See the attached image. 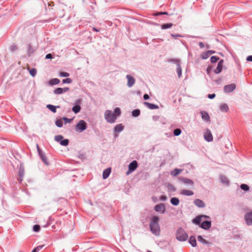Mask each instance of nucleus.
<instances>
[{
  "instance_id": "1",
  "label": "nucleus",
  "mask_w": 252,
  "mask_h": 252,
  "mask_svg": "<svg viewBox=\"0 0 252 252\" xmlns=\"http://www.w3.org/2000/svg\"><path fill=\"white\" fill-rule=\"evenodd\" d=\"M159 218L157 216L153 217L150 224V229L152 232L158 235L160 232V227L158 224Z\"/></svg>"
},
{
  "instance_id": "2",
  "label": "nucleus",
  "mask_w": 252,
  "mask_h": 252,
  "mask_svg": "<svg viewBox=\"0 0 252 252\" xmlns=\"http://www.w3.org/2000/svg\"><path fill=\"white\" fill-rule=\"evenodd\" d=\"M104 117L107 122L111 124L115 123L117 119L116 115L111 110H109L105 112Z\"/></svg>"
},
{
  "instance_id": "3",
  "label": "nucleus",
  "mask_w": 252,
  "mask_h": 252,
  "mask_svg": "<svg viewBox=\"0 0 252 252\" xmlns=\"http://www.w3.org/2000/svg\"><path fill=\"white\" fill-rule=\"evenodd\" d=\"M188 238L187 233L182 228H179L177 231L176 238L180 241H186Z\"/></svg>"
},
{
  "instance_id": "4",
  "label": "nucleus",
  "mask_w": 252,
  "mask_h": 252,
  "mask_svg": "<svg viewBox=\"0 0 252 252\" xmlns=\"http://www.w3.org/2000/svg\"><path fill=\"white\" fill-rule=\"evenodd\" d=\"M87 128V124L86 123L83 121L81 120L79 122V123L76 126V130L79 131H82L85 130Z\"/></svg>"
},
{
  "instance_id": "5",
  "label": "nucleus",
  "mask_w": 252,
  "mask_h": 252,
  "mask_svg": "<svg viewBox=\"0 0 252 252\" xmlns=\"http://www.w3.org/2000/svg\"><path fill=\"white\" fill-rule=\"evenodd\" d=\"M138 167L137 162L136 160H133L130 162L128 165V170L127 171L126 174L129 175L130 173L133 172Z\"/></svg>"
},
{
  "instance_id": "6",
  "label": "nucleus",
  "mask_w": 252,
  "mask_h": 252,
  "mask_svg": "<svg viewBox=\"0 0 252 252\" xmlns=\"http://www.w3.org/2000/svg\"><path fill=\"white\" fill-rule=\"evenodd\" d=\"M245 220L247 225L252 224V211L245 214Z\"/></svg>"
},
{
  "instance_id": "7",
  "label": "nucleus",
  "mask_w": 252,
  "mask_h": 252,
  "mask_svg": "<svg viewBox=\"0 0 252 252\" xmlns=\"http://www.w3.org/2000/svg\"><path fill=\"white\" fill-rule=\"evenodd\" d=\"M204 137L205 139L208 142H211L213 140L212 134L209 129H207L204 133Z\"/></svg>"
},
{
  "instance_id": "8",
  "label": "nucleus",
  "mask_w": 252,
  "mask_h": 252,
  "mask_svg": "<svg viewBox=\"0 0 252 252\" xmlns=\"http://www.w3.org/2000/svg\"><path fill=\"white\" fill-rule=\"evenodd\" d=\"M236 88V86L234 84H231L224 87V90L225 93H230L234 90Z\"/></svg>"
},
{
  "instance_id": "9",
  "label": "nucleus",
  "mask_w": 252,
  "mask_h": 252,
  "mask_svg": "<svg viewBox=\"0 0 252 252\" xmlns=\"http://www.w3.org/2000/svg\"><path fill=\"white\" fill-rule=\"evenodd\" d=\"M155 209L156 212L163 213L165 211V207L163 204L160 203L156 205Z\"/></svg>"
},
{
  "instance_id": "10",
  "label": "nucleus",
  "mask_w": 252,
  "mask_h": 252,
  "mask_svg": "<svg viewBox=\"0 0 252 252\" xmlns=\"http://www.w3.org/2000/svg\"><path fill=\"white\" fill-rule=\"evenodd\" d=\"M69 90V88L65 87L63 88H58L54 91V93L56 94H62L63 93H65Z\"/></svg>"
},
{
  "instance_id": "11",
  "label": "nucleus",
  "mask_w": 252,
  "mask_h": 252,
  "mask_svg": "<svg viewBox=\"0 0 252 252\" xmlns=\"http://www.w3.org/2000/svg\"><path fill=\"white\" fill-rule=\"evenodd\" d=\"M179 180L182 182L186 185H190L191 186H193L194 184L193 181L187 178L181 177L179 178Z\"/></svg>"
},
{
  "instance_id": "12",
  "label": "nucleus",
  "mask_w": 252,
  "mask_h": 252,
  "mask_svg": "<svg viewBox=\"0 0 252 252\" xmlns=\"http://www.w3.org/2000/svg\"><path fill=\"white\" fill-rule=\"evenodd\" d=\"M223 60H221L219 62L216 69L214 70V72L216 74H218V73H220L221 71L222 68V66H223Z\"/></svg>"
},
{
  "instance_id": "13",
  "label": "nucleus",
  "mask_w": 252,
  "mask_h": 252,
  "mask_svg": "<svg viewBox=\"0 0 252 252\" xmlns=\"http://www.w3.org/2000/svg\"><path fill=\"white\" fill-rule=\"evenodd\" d=\"M126 78L127 79V85L128 87H131L134 84L135 79L130 75H127Z\"/></svg>"
},
{
  "instance_id": "14",
  "label": "nucleus",
  "mask_w": 252,
  "mask_h": 252,
  "mask_svg": "<svg viewBox=\"0 0 252 252\" xmlns=\"http://www.w3.org/2000/svg\"><path fill=\"white\" fill-rule=\"evenodd\" d=\"M211 225L210 221H204L202 222L201 227L204 229H209Z\"/></svg>"
},
{
  "instance_id": "15",
  "label": "nucleus",
  "mask_w": 252,
  "mask_h": 252,
  "mask_svg": "<svg viewBox=\"0 0 252 252\" xmlns=\"http://www.w3.org/2000/svg\"><path fill=\"white\" fill-rule=\"evenodd\" d=\"M144 104L150 109H156L158 108V105L150 103L148 102H144Z\"/></svg>"
},
{
  "instance_id": "16",
  "label": "nucleus",
  "mask_w": 252,
  "mask_h": 252,
  "mask_svg": "<svg viewBox=\"0 0 252 252\" xmlns=\"http://www.w3.org/2000/svg\"><path fill=\"white\" fill-rule=\"evenodd\" d=\"M194 203L195 204V205L200 208H203L205 206V203H204V202L199 199H195L194 201Z\"/></svg>"
},
{
  "instance_id": "17",
  "label": "nucleus",
  "mask_w": 252,
  "mask_h": 252,
  "mask_svg": "<svg viewBox=\"0 0 252 252\" xmlns=\"http://www.w3.org/2000/svg\"><path fill=\"white\" fill-rule=\"evenodd\" d=\"M181 194L186 196H191L193 195L194 193L192 191L188 189H183L181 191Z\"/></svg>"
},
{
  "instance_id": "18",
  "label": "nucleus",
  "mask_w": 252,
  "mask_h": 252,
  "mask_svg": "<svg viewBox=\"0 0 252 252\" xmlns=\"http://www.w3.org/2000/svg\"><path fill=\"white\" fill-rule=\"evenodd\" d=\"M124 126L122 124H119L116 125L114 127V131L115 132L119 133L124 129Z\"/></svg>"
},
{
  "instance_id": "19",
  "label": "nucleus",
  "mask_w": 252,
  "mask_h": 252,
  "mask_svg": "<svg viewBox=\"0 0 252 252\" xmlns=\"http://www.w3.org/2000/svg\"><path fill=\"white\" fill-rule=\"evenodd\" d=\"M203 218H209L208 216H198V217H196L194 220H193V222L196 223V224H199L201 221H202V219Z\"/></svg>"
},
{
  "instance_id": "20",
  "label": "nucleus",
  "mask_w": 252,
  "mask_h": 252,
  "mask_svg": "<svg viewBox=\"0 0 252 252\" xmlns=\"http://www.w3.org/2000/svg\"><path fill=\"white\" fill-rule=\"evenodd\" d=\"M111 172V168H107L105 170H104L103 172V178L104 179H105L108 177V176L110 175V173Z\"/></svg>"
},
{
  "instance_id": "21",
  "label": "nucleus",
  "mask_w": 252,
  "mask_h": 252,
  "mask_svg": "<svg viewBox=\"0 0 252 252\" xmlns=\"http://www.w3.org/2000/svg\"><path fill=\"white\" fill-rule=\"evenodd\" d=\"M37 148H38V146H37ZM38 150L39 151V155L41 157V158H42L43 161L44 162V163L46 164V165H48V162L47 161V158H46V157L42 153V152H40L39 149H38Z\"/></svg>"
},
{
  "instance_id": "22",
  "label": "nucleus",
  "mask_w": 252,
  "mask_h": 252,
  "mask_svg": "<svg viewBox=\"0 0 252 252\" xmlns=\"http://www.w3.org/2000/svg\"><path fill=\"white\" fill-rule=\"evenodd\" d=\"M220 108L222 112H227L229 109L228 105L225 103L221 104L220 106Z\"/></svg>"
},
{
  "instance_id": "23",
  "label": "nucleus",
  "mask_w": 252,
  "mask_h": 252,
  "mask_svg": "<svg viewBox=\"0 0 252 252\" xmlns=\"http://www.w3.org/2000/svg\"><path fill=\"white\" fill-rule=\"evenodd\" d=\"M60 82V81L59 79L57 78H54L52 79L48 82V84L50 85H57L59 84Z\"/></svg>"
},
{
  "instance_id": "24",
  "label": "nucleus",
  "mask_w": 252,
  "mask_h": 252,
  "mask_svg": "<svg viewBox=\"0 0 252 252\" xmlns=\"http://www.w3.org/2000/svg\"><path fill=\"white\" fill-rule=\"evenodd\" d=\"M189 242L191 245L194 247L196 246V241L195 238L193 236H191L189 239Z\"/></svg>"
},
{
  "instance_id": "25",
  "label": "nucleus",
  "mask_w": 252,
  "mask_h": 252,
  "mask_svg": "<svg viewBox=\"0 0 252 252\" xmlns=\"http://www.w3.org/2000/svg\"><path fill=\"white\" fill-rule=\"evenodd\" d=\"M201 116L202 118L207 121H209L210 120V117L208 115V114L207 112H201Z\"/></svg>"
},
{
  "instance_id": "26",
  "label": "nucleus",
  "mask_w": 252,
  "mask_h": 252,
  "mask_svg": "<svg viewBox=\"0 0 252 252\" xmlns=\"http://www.w3.org/2000/svg\"><path fill=\"white\" fill-rule=\"evenodd\" d=\"M182 170L179 169H175L173 171L171 172V175L173 176H177L181 172Z\"/></svg>"
},
{
  "instance_id": "27",
  "label": "nucleus",
  "mask_w": 252,
  "mask_h": 252,
  "mask_svg": "<svg viewBox=\"0 0 252 252\" xmlns=\"http://www.w3.org/2000/svg\"><path fill=\"white\" fill-rule=\"evenodd\" d=\"M47 107L50 110H51L52 112H54V113H56V108L57 107V108H59L60 106H58L57 107L54 106V105H52L51 104H48L47 105Z\"/></svg>"
},
{
  "instance_id": "28",
  "label": "nucleus",
  "mask_w": 252,
  "mask_h": 252,
  "mask_svg": "<svg viewBox=\"0 0 252 252\" xmlns=\"http://www.w3.org/2000/svg\"><path fill=\"white\" fill-rule=\"evenodd\" d=\"M171 203L173 205L177 206L179 204V200L176 197H173L170 200Z\"/></svg>"
},
{
  "instance_id": "29",
  "label": "nucleus",
  "mask_w": 252,
  "mask_h": 252,
  "mask_svg": "<svg viewBox=\"0 0 252 252\" xmlns=\"http://www.w3.org/2000/svg\"><path fill=\"white\" fill-rule=\"evenodd\" d=\"M173 24L172 23L164 24L161 25V28L162 29H167L171 28Z\"/></svg>"
},
{
  "instance_id": "30",
  "label": "nucleus",
  "mask_w": 252,
  "mask_h": 252,
  "mask_svg": "<svg viewBox=\"0 0 252 252\" xmlns=\"http://www.w3.org/2000/svg\"><path fill=\"white\" fill-rule=\"evenodd\" d=\"M81 110V107L79 105H75L72 108V111L75 113H78Z\"/></svg>"
},
{
  "instance_id": "31",
  "label": "nucleus",
  "mask_w": 252,
  "mask_h": 252,
  "mask_svg": "<svg viewBox=\"0 0 252 252\" xmlns=\"http://www.w3.org/2000/svg\"><path fill=\"white\" fill-rule=\"evenodd\" d=\"M140 111L139 109L134 110L132 112V115L133 117H137L140 115Z\"/></svg>"
},
{
  "instance_id": "32",
  "label": "nucleus",
  "mask_w": 252,
  "mask_h": 252,
  "mask_svg": "<svg viewBox=\"0 0 252 252\" xmlns=\"http://www.w3.org/2000/svg\"><path fill=\"white\" fill-rule=\"evenodd\" d=\"M56 125L59 127H61L63 126V122L61 119L57 120L55 122Z\"/></svg>"
},
{
  "instance_id": "33",
  "label": "nucleus",
  "mask_w": 252,
  "mask_h": 252,
  "mask_svg": "<svg viewBox=\"0 0 252 252\" xmlns=\"http://www.w3.org/2000/svg\"><path fill=\"white\" fill-rule=\"evenodd\" d=\"M197 239L199 242L204 244H207V242L201 236H198L197 237Z\"/></svg>"
},
{
  "instance_id": "34",
  "label": "nucleus",
  "mask_w": 252,
  "mask_h": 252,
  "mask_svg": "<svg viewBox=\"0 0 252 252\" xmlns=\"http://www.w3.org/2000/svg\"><path fill=\"white\" fill-rule=\"evenodd\" d=\"M29 72L32 77H34L36 74V70L35 68L29 69Z\"/></svg>"
},
{
  "instance_id": "35",
  "label": "nucleus",
  "mask_w": 252,
  "mask_h": 252,
  "mask_svg": "<svg viewBox=\"0 0 252 252\" xmlns=\"http://www.w3.org/2000/svg\"><path fill=\"white\" fill-rule=\"evenodd\" d=\"M68 143H69V140L68 139H66L62 140V141H61L60 144L62 145V146H66L68 145Z\"/></svg>"
},
{
  "instance_id": "36",
  "label": "nucleus",
  "mask_w": 252,
  "mask_h": 252,
  "mask_svg": "<svg viewBox=\"0 0 252 252\" xmlns=\"http://www.w3.org/2000/svg\"><path fill=\"white\" fill-rule=\"evenodd\" d=\"M114 113L116 117L119 116L121 115V110L119 108H116L114 110Z\"/></svg>"
},
{
  "instance_id": "37",
  "label": "nucleus",
  "mask_w": 252,
  "mask_h": 252,
  "mask_svg": "<svg viewBox=\"0 0 252 252\" xmlns=\"http://www.w3.org/2000/svg\"><path fill=\"white\" fill-rule=\"evenodd\" d=\"M24 175V170L23 168L20 167L19 170V175L20 178H22Z\"/></svg>"
},
{
  "instance_id": "38",
  "label": "nucleus",
  "mask_w": 252,
  "mask_h": 252,
  "mask_svg": "<svg viewBox=\"0 0 252 252\" xmlns=\"http://www.w3.org/2000/svg\"><path fill=\"white\" fill-rule=\"evenodd\" d=\"M241 189L247 191L249 189V186L246 184H242L240 186Z\"/></svg>"
},
{
  "instance_id": "39",
  "label": "nucleus",
  "mask_w": 252,
  "mask_h": 252,
  "mask_svg": "<svg viewBox=\"0 0 252 252\" xmlns=\"http://www.w3.org/2000/svg\"><path fill=\"white\" fill-rule=\"evenodd\" d=\"M63 136L62 135H56L55 137V140L57 141V142H61V141L62 140V139H63Z\"/></svg>"
},
{
  "instance_id": "40",
  "label": "nucleus",
  "mask_w": 252,
  "mask_h": 252,
  "mask_svg": "<svg viewBox=\"0 0 252 252\" xmlns=\"http://www.w3.org/2000/svg\"><path fill=\"white\" fill-rule=\"evenodd\" d=\"M181 133V130L180 128H176L174 130V134L178 136Z\"/></svg>"
},
{
  "instance_id": "41",
  "label": "nucleus",
  "mask_w": 252,
  "mask_h": 252,
  "mask_svg": "<svg viewBox=\"0 0 252 252\" xmlns=\"http://www.w3.org/2000/svg\"><path fill=\"white\" fill-rule=\"evenodd\" d=\"M219 59V58L218 57H217L216 56H212L211 58V62L212 63H216Z\"/></svg>"
},
{
  "instance_id": "42",
  "label": "nucleus",
  "mask_w": 252,
  "mask_h": 252,
  "mask_svg": "<svg viewBox=\"0 0 252 252\" xmlns=\"http://www.w3.org/2000/svg\"><path fill=\"white\" fill-rule=\"evenodd\" d=\"M177 72L178 74L179 77H180L182 74V69H181V67L180 65H178V67L177 68Z\"/></svg>"
},
{
  "instance_id": "43",
  "label": "nucleus",
  "mask_w": 252,
  "mask_h": 252,
  "mask_svg": "<svg viewBox=\"0 0 252 252\" xmlns=\"http://www.w3.org/2000/svg\"><path fill=\"white\" fill-rule=\"evenodd\" d=\"M60 76L61 77H68L69 74L66 72H60Z\"/></svg>"
},
{
  "instance_id": "44",
  "label": "nucleus",
  "mask_w": 252,
  "mask_h": 252,
  "mask_svg": "<svg viewBox=\"0 0 252 252\" xmlns=\"http://www.w3.org/2000/svg\"><path fill=\"white\" fill-rule=\"evenodd\" d=\"M220 179L223 183L227 184H228V181L225 177L221 176L220 177Z\"/></svg>"
},
{
  "instance_id": "45",
  "label": "nucleus",
  "mask_w": 252,
  "mask_h": 252,
  "mask_svg": "<svg viewBox=\"0 0 252 252\" xmlns=\"http://www.w3.org/2000/svg\"><path fill=\"white\" fill-rule=\"evenodd\" d=\"M43 246H39L32 251V252H38L43 248Z\"/></svg>"
},
{
  "instance_id": "46",
  "label": "nucleus",
  "mask_w": 252,
  "mask_h": 252,
  "mask_svg": "<svg viewBox=\"0 0 252 252\" xmlns=\"http://www.w3.org/2000/svg\"><path fill=\"white\" fill-rule=\"evenodd\" d=\"M209 56H210V54H208L207 52H206V53L203 54L201 55V57L203 59H206L208 58Z\"/></svg>"
},
{
  "instance_id": "47",
  "label": "nucleus",
  "mask_w": 252,
  "mask_h": 252,
  "mask_svg": "<svg viewBox=\"0 0 252 252\" xmlns=\"http://www.w3.org/2000/svg\"><path fill=\"white\" fill-rule=\"evenodd\" d=\"M40 226L39 225H34L33 229L35 232H38L40 230Z\"/></svg>"
},
{
  "instance_id": "48",
  "label": "nucleus",
  "mask_w": 252,
  "mask_h": 252,
  "mask_svg": "<svg viewBox=\"0 0 252 252\" xmlns=\"http://www.w3.org/2000/svg\"><path fill=\"white\" fill-rule=\"evenodd\" d=\"M71 82V80L70 78L64 79L63 80V83L69 84Z\"/></svg>"
},
{
  "instance_id": "49",
  "label": "nucleus",
  "mask_w": 252,
  "mask_h": 252,
  "mask_svg": "<svg viewBox=\"0 0 252 252\" xmlns=\"http://www.w3.org/2000/svg\"><path fill=\"white\" fill-rule=\"evenodd\" d=\"M63 120L65 121V123H69L71 122L72 119H68L65 117L63 118Z\"/></svg>"
},
{
  "instance_id": "50",
  "label": "nucleus",
  "mask_w": 252,
  "mask_h": 252,
  "mask_svg": "<svg viewBox=\"0 0 252 252\" xmlns=\"http://www.w3.org/2000/svg\"><path fill=\"white\" fill-rule=\"evenodd\" d=\"M216 95L215 94H209L208 95V97L210 99H212V98H214L215 97Z\"/></svg>"
},
{
  "instance_id": "51",
  "label": "nucleus",
  "mask_w": 252,
  "mask_h": 252,
  "mask_svg": "<svg viewBox=\"0 0 252 252\" xmlns=\"http://www.w3.org/2000/svg\"><path fill=\"white\" fill-rule=\"evenodd\" d=\"M247 60L249 62H252V56H249L247 58Z\"/></svg>"
},
{
  "instance_id": "52",
  "label": "nucleus",
  "mask_w": 252,
  "mask_h": 252,
  "mask_svg": "<svg viewBox=\"0 0 252 252\" xmlns=\"http://www.w3.org/2000/svg\"><path fill=\"white\" fill-rule=\"evenodd\" d=\"M52 56L51 54H48L46 55V59H52Z\"/></svg>"
},
{
  "instance_id": "53",
  "label": "nucleus",
  "mask_w": 252,
  "mask_h": 252,
  "mask_svg": "<svg viewBox=\"0 0 252 252\" xmlns=\"http://www.w3.org/2000/svg\"><path fill=\"white\" fill-rule=\"evenodd\" d=\"M143 98L145 100H147L149 98V96L148 94H145L143 96Z\"/></svg>"
},
{
  "instance_id": "54",
  "label": "nucleus",
  "mask_w": 252,
  "mask_h": 252,
  "mask_svg": "<svg viewBox=\"0 0 252 252\" xmlns=\"http://www.w3.org/2000/svg\"><path fill=\"white\" fill-rule=\"evenodd\" d=\"M160 199L162 201H165L166 199V197L164 195H161L160 197Z\"/></svg>"
},
{
  "instance_id": "55",
  "label": "nucleus",
  "mask_w": 252,
  "mask_h": 252,
  "mask_svg": "<svg viewBox=\"0 0 252 252\" xmlns=\"http://www.w3.org/2000/svg\"><path fill=\"white\" fill-rule=\"evenodd\" d=\"M199 45L200 47V48H203L204 47V43L203 42H201L199 43Z\"/></svg>"
},
{
  "instance_id": "56",
  "label": "nucleus",
  "mask_w": 252,
  "mask_h": 252,
  "mask_svg": "<svg viewBox=\"0 0 252 252\" xmlns=\"http://www.w3.org/2000/svg\"><path fill=\"white\" fill-rule=\"evenodd\" d=\"M207 52H208V54H210V55L211 54L215 53V51H212V50L208 51Z\"/></svg>"
},
{
  "instance_id": "57",
  "label": "nucleus",
  "mask_w": 252,
  "mask_h": 252,
  "mask_svg": "<svg viewBox=\"0 0 252 252\" xmlns=\"http://www.w3.org/2000/svg\"><path fill=\"white\" fill-rule=\"evenodd\" d=\"M160 14H167V12H166L158 13H157V14H156V15H160Z\"/></svg>"
},
{
  "instance_id": "58",
  "label": "nucleus",
  "mask_w": 252,
  "mask_h": 252,
  "mask_svg": "<svg viewBox=\"0 0 252 252\" xmlns=\"http://www.w3.org/2000/svg\"><path fill=\"white\" fill-rule=\"evenodd\" d=\"M210 68L209 67H208L207 69V73L209 74V72H210Z\"/></svg>"
},
{
  "instance_id": "59",
  "label": "nucleus",
  "mask_w": 252,
  "mask_h": 252,
  "mask_svg": "<svg viewBox=\"0 0 252 252\" xmlns=\"http://www.w3.org/2000/svg\"><path fill=\"white\" fill-rule=\"evenodd\" d=\"M94 30L95 31H97V32L98 31V30H96L95 28H94Z\"/></svg>"
},
{
  "instance_id": "60",
  "label": "nucleus",
  "mask_w": 252,
  "mask_h": 252,
  "mask_svg": "<svg viewBox=\"0 0 252 252\" xmlns=\"http://www.w3.org/2000/svg\"><path fill=\"white\" fill-rule=\"evenodd\" d=\"M29 48H31V45H29Z\"/></svg>"
},
{
  "instance_id": "61",
  "label": "nucleus",
  "mask_w": 252,
  "mask_h": 252,
  "mask_svg": "<svg viewBox=\"0 0 252 252\" xmlns=\"http://www.w3.org/2000/svg\"><path fill=\"white\" fill-rule=\"evenodd\" d=\"M147 252H152L149 251Z\"/></svg>"
}]
</instances>
